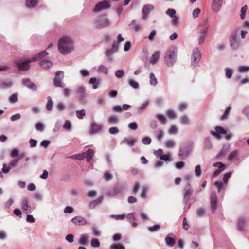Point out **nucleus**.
<instances>
[{
	"label": "nucleus",
	"instance_id": "obj_1",
	"mask_svg": "<svg viewBox=\"0 0 249 249\" xmlns=\"http://www.w3.org/2000/svg\"><path fill=\"white\" fill-rule=\"evenodd\" d=\"M58 49L61 54H68L74 49L73 42L70 37L63 36L58 41Z\"/></svg>",
	"mask_w": 249,
	"mask_h": 249
},
{
	"label": "nucleus",
	"instance_id": "obj_2",
	"mask_svg": "<svg viewBox=\"0 0 249 249\" xmlns=\"http://www.w3.org/2000/svg\"><path fill=\"white\" fill-rule=\"evenodd\" d=\"M177 49L175 46H172L167 49L165 53L164 59L167 65L172 66L176 60Z\"/></svg>",
	"mask_w": 249,
	"mask_h": 249
},
{
	"label": "nucleus",
	"instance_id": "obj_3",
	"mask_svg": "<svg viewBox=\"0 0 249 249\" xmlns=\"http://www.w3.org/2000/svg\"><path fill=\"white\" fill-rule=\"evenodd\" d=\"M64 78V72L62 71H57L55 73V76L53 80V83L56 87L64 88L65 86L63 82Z\"/></svg>",
	"mask_w": 249,
	"mask_h": 249
},
{
	"label": "nucleus",
	"instance_id": "obj_4",
	"mask_svg": "<svg viewBox=\"0 0 249 249\" xmlns=\"http://www.w3.org/2000/svg\"><path fill=\"white\" fill-rule=\"evenodd\" d=\"M32 61V58L31 59H28L24 61L20 59L15 61V64L19 70L27 71L29 69V64Z\"/></svg>",
	"mask_w": 249,
	"mask_h": 249
},
{
	"label": "nucleus",
	"instance_id": "obj_5",
	"mask_svg": "<svg viewBox=\"0 0 249 249\" xmlns=\"http://www.w3.org/2000/svg\"><path fill=\"white\" fill-rule=\"evenodd\" d=\"M201 58V54L200 51L197 48L194 49L191 57L192 66L193 67H196L198 64Z\"/></svg>",
	"mask_w": 249,
	"mask_h": 249
},
{
	"label": "nucleus",
	"instance_id": "obj_6",
	"mask_svg": "<svg viewBox=\"0 0 249 249\" xmlns=\"http://www.w3.org/2000/svg\"><path fill=\"white\" fill-rule=\"evenodd\" d=\"M111 4L109 1L103 0L98 2L96 4L93 11L94 12H99L102 10L109 8Z\"/></svg>",
	"mask_w": 249,
	"mask_h": 249
},
{
	"label": "nucleus",
	"instance_id": "obj_7",
	"mask_svg": "<svg viewBox=\"0 0 249 249\" xmlns=\"http://www.w3.org/2000/svg\"><path fill=\"white\" fill-rule=\"evenodd\" d=\"M95 24L96 27L100 29L108 26L110 25V22L106 17L101 16L96 21Z\"/></svg>",
	"mask_w": 249,
	"mask_h": 249
},
{
	"label": "nucleus",
	"instance_id": "obj_8",
	"mask_svg": "<svg viewBox=\"0 0 249 249\" xmlns=\"http://www.w3.org/2000/svg\"><path fill=\"white\" fill-rule=\"evenodd\" d=\"M191 151V148L189 146H186L181 148L178 153V156L180 159L184 160L188 157Z\"/></svg>",
	"mask_w": 249,
	"mask_h": 249
},
{
	"label": "nucleus",
	"instance_id": "obj_9",
	"mask_svg": "<svg viewBox=\"0 0 249 249\" xmlns=\"http://www.w3.org/2000/svg\"><path fill=\"white\" fill-rule=\"evenodd\" d=\"M217 199L215 192H212L211 195V209L212 213H215L217 209Z\"/></svg>",
	"mask_w": 249,
	"mask_h": 249
},
{
	"label": "nucleus",
	"instance_id": "obj_10",
	"mask_svg": "<svg viewBox=\"0 0 249 249\" xmlns=\"http://www.w3.org/2000/svg\"><path fill=\"white\" fill-rule=\"evenodd\" d=\"M79 101L85 103L86 100V89L83 86L79 87L76 90Z\"/></svg>",
	"mask_w": 249,
	"mask_h": 249
},
{
	"label": "nucleus",
	"instance_id": "obj_11",
	"mask_svg": "<svg viewBox=\"0 0 249 249\" xmlns=\"http://www.w3.org/2000/svg\"><path fill=\"white\" fill-rule=\"evenodd\" d=\"M154 6L151 5H145L142 8V19L146 20L147 19V15L151 12L154 10Z\"/></svg>",
	"mask_w": 249,
	"mask_h": 249
},
{
	"label": "nucleus",
	"instance_id": "obj_12",
	"mask_svg": "<svg viewBox=\"0 0 249 249\" xmlns=\"http://www.w3.org/2000/svg\"><path fill=\"white\" fill-rule=\"evenodd\" d=\"M215 129V132L211 131V134L214 136L217 139H220L221 138L220 134H226L227 133L226 130L223 129L222 127L216 126Z\"/></svg>",
	"mask_w": 249,
	"mask_h": 249
},
{
	"label": "nucleus",
	"instance_id": "obj_13",
	"mask_svg": "<svg viewBox=\"0 0 249 249\" xmlns=\"http://www.w3.org/2000/svg\"><path fill=\"white\" fill-rule=\"evenodd\" d=\"M223 0H213L212 4V9L215 13H217L221 9Z\"/></svg>",
	"mask_w": 249,
	"mask_h": 249
},
{
	"label": "nucleus",
	"instance_id": "obj_14",
	"mask_svg": "<svg viewBox=\"0 0 249 249\" xmlns=\"http://www.w3.org/2000/svg\"><path fill=\"white\" fill-rule=\"evenodd\" d=\"M71 221L75 226L84 225L87 224V221L84 217L80 216H77L71 219Z\"/></svg>",
	"mask_w": 249,
	"mask_h": 249
},
{
	"label": "nucleus",
	"instance_id": "obj_15",
	"mask_svg": "<svg viewBox=\"0 0 249 249\" xmlns=\"http://www.w3.org/2000/svg\"><path fill=\"white\" fill-rule=\"evenodd\" d=\"M21 207L24 213L27 214L31 213L32 208L29 204L27 198H25L22 200L21 204Z\"/></svg>",
	"mask_w": 249,
	"mask_h": 249
},
{
	"label": "nucleus",
	"instance_id": "obj_16",
	"mask_svg": "<svg viewBox=\"0 0 249 249\" xmlns=\"http://www.w3.org/2000/svg\"><path fill=\"white\" fill-rule=\"evenodd\" d=\"M22 83L25 86L33 91H36L37 89L36 85L32 82L30 79H23Z\"/></svg>",
	"mask_w": 249,
	"mask_h": 249
},
{
	"label": "nucleus",
	"instance_id": "obj_17",
	"mask_svg": "<svg viewBox=\"0 0 249 249\" xmlns=\"http://www.w3.org/2000/svg\"><path fill=\"white\" fill-rule=\"evenodd\" d=\"M230 44L233 49L238 48L239 44L237 40L236 34H232L230 38Z\"/></svg>",
	"mask_w": 249,
	"mask_h": 249
},
{
	"label": "nucleus",
	"instance_id": "obj_18",
	"mask_svg": "<svg viewBox=\"0 0 249 249\" xmlns=\"http://www.w3.org/2000/svg\"><path fill=\"white\" fill-rule=\"evenodd\" d=\"M85 154V158L86 159V161L88 162H89L93 159L94 154V151L92 149H89L87 150Z\"/></svg>",
	"mask_w": 249,
	"mask_h": 249
},
{
	"label": "nucleus",
	"instance_id": "obj_19",
	"mask_svg": "<svg viewBox=\"0 0 249 249\" xmlns=\"http://www.w3.org/2000/svg\"><path fill=\"white\" fill-rule=\"evenodd\" d=\"M136 143V141L134 139H128V138H124L120 142L121 145L124 144H126L129 146H133Z\"/></svg>",
	"mask_w": 249,
	"mask_h": 249
},
{
	"label": "nucleus",
	"instance_id": "obj_20",
	"mask_svg": "<svg viewBox=\"0 0 249 249\" xmlns=\"http://www.w3.org/2000/svg\"><path fill=\"white\" fill-rule=\"evenodd\" d=\"M207 37V34L206 33V30H201L200 32V35L198 36V43L199 44H202L204 42L205 39Z\"/></svg>",
	"mask_w": 249,
	"mask_h": 249
},
{
	"label": "nucleus",
	"instance_id": "obj_21",
	"mask_svg": "<svg viewBox=\"0 0 249 249\" xmlns=\"http://www.w3.org/2000/svg\"><path fill=\"white\" fill-rule=\"evenodd\" d=\"M91 126V130L90 131V134H93L97 133L101 130L102 128L101 125L98 124L95 122H93Z\"/></svg>",
	"mask_w": 249,
	"mask_h": 249
},
{
	"label": "nucleus",
	"instance_id": "obj_22",
	"mask_svg": "<svg viewBox=\"0 0 249 249\" xmlns=\"http://www.w3.org/2000/svg\"><path fill=\"white\" fill-rule=\"evenodd\" d=\"M123 190V187L120 186H115L113 190L110 192V194L112 196H115L121 193Z\"/></svg>",
	"mask_w": 249,
	"mask_h": 249
},
{
	"label": "nucleus",
	"instance_id": "obj_23",
	"mask_svg": "<svg viewBox=\"0 0 249 249\" xmlns=\"http://www.w3.org/2000/svg\"><path fill=\"white\" fill-rule=\"evenodd\" d=\"M149 104V101L147 100L144 101L142 105L141 106V107L138 108L137 112L138 113H142L147 107L148 106Z\"/></svg>",
	"mask_w": 249,
	"mask_h": 249
},
{
	"label": "nucleus",
	"instance_id": "obj_24",
	"mask_svg": "<svg viewBox=\"0 0 249 249\" xmlns=\"http://www.w3.org/2000/svg\"><path fill=\"white\" fill-rule=\"evenodd\" d=\"M48 54V53L46 52L45 51H42L39 53V54L34 57L32 58V61H36L38 59H41L43 58L45 55Z\"/></svg>",
	"mask_w": 249,
	"mask_h": 249
},
{
	"label": "nucleus",
	"instance_id": "obj_25",
	"mask_svg": "<svg viewBox=\"0 0 249 249\" xmlns=\"http://www.w3.org/2000/svg\"><path fill=\"white\" fill-rule=\"evenodd\" d=\"M52 63L49 60L42 61L40 63L41 66L44 69H49L52 67Z\"/></svg>",
	"mask_w": 249,
	"mask_h": 249
},
{
	"label": "nucleus",
	"instance_id": "obj_26",
	"mask_svg": "<svg viewBox=\"0 0 249 249\" xmlns=\"http://www.w3.org/2000/svg\"><path fill=\"white\" fill-rule=\"evenodd\" d=\"M47 103L46 106V107L47 110L51 111L52 110L53 107V101L50 96L47 97Z\"/></svg>",
	"mask_w": 249,
	"mask_h": 249
},
{
	"label": "nucleus",
	"instance_id": "obj_27",
	"mask_svg": "<svg viewBox=\"0 0 249 249\" xmlns=\"http://www.w3.org/2000/svg\"><path fill=\"white\" fill-rule=\"evenodd\" d=\"M89 237L86 235H82L80 238L79 243L82 245H86L88 244Z\"/></svg>",
	"mask_w": 249,
	"mask_h": 249
},
{
	"label": "nucleus",
	"instance_id": "obj_28",
	"mask_svg": "<svg viewBox=\"0 0 249 249\" xmlns=\"http://www.w3.org/2000/svg\"><path fill=\"white\" fill-rule=\"evenodd\" d=\"M38 0H27L26 1V5L28 8H31L35 6L38 3Z\"/></svg>",
	"mask_w": 249,
	"mask_h": 249
},
{
	"label": "nucleus",
	"instance_id": "obj_29",
	"mask_svg": "<svg viewBox=\"0 0 249 249\" xmlns=\"http://www.w3.org/2000/svg\"><path fill=\"white\" fill-rule=\"evenodd\" d=\"M193 193V190L191 189H189L188 190H186L185 194H184V201L186 203L187 201L190 198V196H191Z\"/></svg>",
	"mask_w": 249,
	"mask_h": 249
},
{
	"label": "nucleus",
	"instance_id": "obj_30",
	"mask_svg": "<svg viewBox=\"0 0 249 249\" xmlns=\"http://www.w3.org/2000/svg\"><path fill=\"white\" fill-rule=\"evenodd\" d=\"M164 145L167 148H171L175 146L176 142L172 140H169L165 142Z\"/></svg>",
	"mask_w": 249,
	"mask_h": 249
},
{
	"label": "nucleus",
	"instance_id": "obj_31",
	"mask_svg": "<svg viewBox=\"0 0 249 249\" xmlns=\"http://www.w3.org/2000/svg\"><path fill=\"white\" fill-rule=\"evenodd\" d=\"M165 242L166 244L170 247L174 246L175 244V239L173 238L170 237H167L165 238Z\"/></svg>",
	"mask_w": 249,
	"mask_h": 249
},
{
	"label": "nucleus",
	"instance_id": "obj_32",
	"mask_svg": "<svg viewBox=\"0 0 249 249\" xmlns=\"http://www.w3.org/2000/svg\"><path fill=\"white\" fill-rule=\"evenodd\" d=\"M180 122L182 124L186 125L189 123V119L187 115H184L180 118Z\"/></svg>",
	"mask_w": 249,
	"mask_h": 249
},
{
	"label": "nucleus",
	"instance_id": "obj_33",
	"mask_svg": "<svg viewBox=\"0 0 249 249\" xmlns=\"http://www.w3.org/2000/svg\"><path fill=\"white\" fill-rule=\"evenodd\" d=\"M98 72L99 73H104L105 74L108 73V69L105 66L100 65L98 67Z\"/></svg>",
	"mask_w": 249,
	"mask_h": 249
},
{
	"label": "nucleus",
	"instance_id": "obj_34",
	"mask_svg": "<svg viewBox=\"0 0 249 249\" xmlns=\"http://www.w3.org/2000/svg\"><path fill=\"white\" fill-rule=\"evenodd\" d=\"M238 71L240 73L247 72L249 71V66H240L238 68Z\"/></svg>",
	"mask_w": 249,
	"mask_h": 249
},
{
	"label": "nucleus",
	"instance_id": "obj_35",
	"mask_svg": "<svg viewBox=\"0 0 249 249\" xmlns=\"http://www.w3.org/2000/svg\"><path fill=\"white\" fill-rule=\"evenodd\" d=\"M245 223V220L243 218H240L238 220L237 229L241 231L243 229V226Z\"/></svg>",
	"mask_w": 249,
	"mask_h": 249
},
{
	"label": "nucleus",
	"instance_id": "obj_36",
	"mask_svg": "<svg viewBox=\"0 0 249 249\" xmlns=\"http://www.w3.org/2000/svg\"><path fill=\"white\" fill-rule=\"evenodd\" d=\"M166 114L169 118L172 119H175L177 117L175 112L172 109L167 110Z\"/></svg>",
	"mask_w": 249,
	"mask_h": 249
},
{
	"label": "nucleus",
	"instance_id": "obj_37",
	"mask_svg": "<svg viewBox=\"0 0 249 249\" xmlns=\"http://www.w3.org/2000/svg\"><path fill=\"white\" fill-rule=\"evenodd\" d=\"M35 128L36 130L42 132L44 130L45 127L42 123L37 122L36 124Z\"/></svg>",
	"mask_w": 249,
	"mask_h": 249
},
{
	"label": "nucleus",
	"instance_id": "obj_38",
	"mask_svg": "<svg viewBox=\"0 0 249 249\" xmlns=\"http://www.w3.org/2000/svg\"><path fill=\"white\" fill-rule=\"evenodd\" d=\"M12 85L13 83L11 81L3 82L0 83V86L3 89L10 88Z\"/></svg>",
	"mask_w": 249,
	"mask_h": 249
},
{
	"label": "nucleus",
	"instance_id": "obj_39",
	"mask_svg": "<svg viewBox=\"0 0 249 249\" xmlns=\"http://www.w3.org/2000/svg\"><path fill=\"white\" fill-rule=\"evenodd\" d=\"M238 153V152L237 150H235V151L232 152L229 155V160L231 161L234 160L236 158Z\"/></svg>",
	"mask_w": 249,
	"mask_h": 249
},
{
	"label": "nucleus",
	"instance_id": "obj_40",
	"mask_svg": "<svg viewBox=\"0 0 249 249\" xmlns=\"http://www.w3.org/2000/svg\"><path fill=\"white\" fill-rule=\"evenodd\" d=\"M9 101L12 104L16 103L18 101V94L15 93L11 95L9 97Z\"/></svg>",
	"mask_w": 249,
	"mask_h": 249
},
{
	"label": "nucleus",
	"instance_id": "obj_41",
	"mask_svg": "<svg viewBox=\"0 0 249 249\" xmlns=\"http://www.w3.org/2000/svg\"><path fill=\"white\" fill-rule=\"evenodd\" d=\"M85 153H82L78 154H75L72 156H71V158L76 159L77 160H82L85 159Z\"/></svg>",
	"mask_w": 249,
	"mask_h": 249
},
{
	"label": "nucleus",
	"instance_id": "obj_42",
	"mask_svg": "<svg viewBox=\"0 0 249 249\" xmlns=\"http://www.w3.org/2000/svg\"><path fill=\"white\" fill-rule=\"evenodd\" d=\"M76 117L78 118L81 119L85 115V111L84 109H82L80 110H77L76 111Z\"/></svg>",
	"mask_w": 249,
	"mask_h": 249
},
{
	"label": "nucleus",
	"instance_id": "obj_43",
	"mask_svg": "<svg viewBox=\"0 0 249 249\" xmlns=\"http://www.w3.org/2000/svg\"><path fill=\"white\" fill-rule=\"evenodd\" d=\"M108 121L110 124H116L118 122V118L116 116L111 115L108 118Z\"/></svg>",
	"mask_w": 249,
	"mask_h": 249
},
{
	"label": "nucleus",
	"instance_id": "obj_44",
	"mask_svg": "<svg viewBox=\"0 0 249 249\" xmlns=\"http://www.w3.org/2000/svg\"><path fill=\"white\" fill-rule=\"evenodd\" d=\"M178 128L175 125H171L168 131V133L171 135L176 134L178 133Z\"/></svg>",
	"mask_w": 249,
	"mask_h": 249
},
{
	"label": "nucleus",
	"instance_id": "obj_45",
	"mask_svg": "<svg viewBox=\"0 0 249 249\" xmlns=\"http://www.w3.org/2000/svg\"><path fill=\"white\" fill-rule=\"evenodd\" d=\"M160 159L163 161L171 162L172 160L170 158V155L167 154H163V155H161L160 157Z\"/></svg>",
	"mask_w": 249,
	"mask_h": 249
},
{
	"label": "nucleus",
	"instance_id": "obj_46",
	"mask_svg": "<svg viewBox=\"0 0 249 249\" xmlns=\"http://www.w3.org/2000/svg\"><path fill=\"white\" fill-rule=\"evenodd\" d=\"M166 13L167 15L169 16L171 18L176 16V12L175 10L173 9H168Z\"/></svg>",
	"mask_w": 249,
	"mask_h": 249
},
{
	"label": "nucleus",
	"instance_id": "obj_47",
	"mask_svg": "<svg viewBox=\"0 0 249 249\" xmlns=\"http://www.w3.org/2000/svg\"><path fill=\"white\" fill-rule=\"evenodd\" d=\"M205 213V210L203 208H199L197 209L196 214L198 217H202Z\"/></svg>",
	"mask_w": 249,
	"mask_h": 249
},
{
	"label": "nucleus",
	"instance_id": "obj_48",
	"mask_svg": "<svg viewBox=\"0 0 249 249\" xmlns=\"http://www.w3.org/2000/svg\"><path fill=\"white\" fill-rule=\"evenodd\" d=\"M247 10V6L245 5L241 8L240 17L242 19H244L245 18L246 13Z\"/></svg>",
	"mask_w": 249,
	"mask_h": 249
},
{
	"label": "nucleus",
	"instance_id": "obj_49",
	"mask_svg": "<svg viewBox=\"0 0 249 249\" xmlns=\"http://www.w3.org/2000/svg\"><path fill=\"white\" fill-rule=\"evenodd\" d=\"M205 147L207 149H210L212 146V144L209 139L206 138L204 140Z\"/></svg>",
	"mask_w": 249,
	"mask_h": 249
},
{
	"label": "nucleus",
	"instance_id": "obj_50",
	"mask_svg": "<svg viewBox=\"0 0 249 249\" xmlns=\"http://www.w3.org/2000/svg\"><path fill=\"white\" fill-rule=\"evenodd\" d=\"M115 74L117 78H121L124 75V71L123 70H119L116 71Z\"/></svg>",
	"mask_w": 249,
	"mask_h": 249
},
{
	"label": "nucleus",
	"instance_id": "obj_51",
	"mask_svg": "<svg viewBox=\"0 0 249 249\" xmlns=\"http://www.w3.org/2000/svg\"><path fill=\"white\" fill-rule=\"evenodd\" d=\"M195 173L196 176L199 177L201 174V167L199 165H196L195 169Z\"/></svg>",
	"mask_w": 249,
	"mask_h": 249
},
{
	"label": "nucleus",
	"instance_id": "obj_52",
	"mask_svg": "<svg viewBox=\"0 0 249 249\" xmlns=\"http://www.w3.org/2000/svg\"><path fill=\"white\" fill-rule=\"evenodd\" d=\"M91 245L92 247L97 248L100 246V242L97 239H93L91 242Z\"/></svg>",
	"mask_w": 249,
	"mask_h": 249
},
{
	"label": "nucleus",
	"instance_id": "obj_53",
	"mask_svg": "<svg viewBox=\"0 0 249 249\" xmlns=\"http://www.w3.org/2000/svg\"><path fill=\"white\" fill-rule=\"evenodd\" d=\"M18 162L19 159H16L11 161L9 164V167H10V168L16 167L17 166Z\"/></svg>",
	"mask_w": 249,
	"mask_h": 249
},
{
	"label": "nucleus",
	"instance_id": "obj_54",
	"mask_svg": "<svg viewBox=\"0 0 249 249\" xmlns=\"http://www.w3.org/2000/svg\"><path fill=\"white\" fill-rule=\"evenodd\" d=\"M119 132V129L116 127H112L109 128V132L110 134L114 135L118 133Z\"/></svg>",
	"mask_w": 249,
	"mask_h": 249
},
{
	"label": "nucleus",
	"instance_id": "obj_55",
	"mask_svg": "<svg viewBox=\"0 0 249 249\" xmlns=\"http://www.w3.org/2000/svg\"><path fill=\"white\" fill-rule=\"evenodd\" d=\"M157 118L158 120L162 124H165L166 122V119L164 116L162 114H158L157 115Z\"/></svg>",
	"mask_w": 249,
	"mask_h": 249
},
{
	"label": "nucleus",
	"instance_id": "obj_56",
	"mask_svg": "<svg viewBox=\"0 0 249 249\" xmlns=\"http://www.w3.org/2000/svg\"><path fill=\"white\" fill-rule=\"evenodd\" d=\"M128 127L131 130H136L138 128V125L136 122H131L129 124Z\"/></svg>",
	"mask_w": 249,
	"mask_h": 249
},
{
	"label": "nucleus",
	"instance_id": "obj_57",
	"mask_svg": "<svg viewBox=\"0 0 249 249\" xmlns=\"http://www.w3.org/2000/svg\"><path fill=\"white\" fill-rule=\"evenodd\" d=\"M148 189L146 187H144L142 188V191L141 193V196L142 198L145 199L146 198V193L147 192Z\"/></svg>",
	"mask_w": 249,
	"mask_h": 249
},
{
	"label": "nucleus",
	"instance_id": "obj_58",
	"mask_svg": "<svg viewBox=\"0 0 249 249\" xmlns=\"http://www.w3.org/2000/svg\"><path fill=\"white\" fill-rule=\"evenodd\" d=\"M112 178V175L109 172H106L104 175V178L106 181L111 180Z\"/></svg>",
	"mask_w": 249,
	"mask_h": 249
},
{
	"label": "nucleus",
	"instance_id": "obj_59",
	"mask_svg": "<svg viewBox=\"0 0 249 249\" xmlns=\"http://www.w3.org/2000/svg\"><path fill=\"white\" fill-rule=\"evenodd\" d=\"M150 84L152 85H156V78L155 76V74L153 73H151L150 74Z\"/></svg>",
	"mask_w": 249,
	"mask_h": 249
},
{
	"label": "nucleus",
	"instance_id": "obj_60",
	"mask_svg": "<svg viewBox=\"0 0 249 249\" xmlns=\"http://www.w3.org/2000/svg\"><path fill=\"white\" fill-rule=\"evenodd\" d=\"M19 151L18 149L15 148L12 150V152L10 154V156L12 158H15L18 156Z\"/></svg>",
	"mask_w": 249,
	"mask_h": 249
},
{
	"label": "nucleus",
	"instance_id": "obj_61",
	"mask_svg": "<svg viewBox=\"0 0 249 249\" xmlns=\"http://www.w3.org/2000/svg\"><path fill=\"white\" fill-rule=\"evenodd\" d=\"M20 118H21V115L19 113H17V114H15L12 115L10 117V120L12 121H15L18 120H19V119H20Z\"/></svg>",
	"mask_w": 249,
	"mask_h": 249
},
{
	"label": "nucleus",
	"instance_id": "obj_62",
	"mask_svg": "<svg viewBox=\"0 0 249 249\" xmlns=\"http://www.w3.org/2000/svg\"><path fill=\"white\" fill-rule=\"evenodd\" d=\"M225 71L227 77L228 78H231L233 73L232 70L229 68H226Z\"/></svg>",
	"mask_w": 249,
	"mask_h": 249
},
{
	"label": "nucleus",
	"instance_id": "obj_63",
	"mask_svg": "<svg viewBox=\"0 0 249 249\" xmlns=\"http://www.w3.org/2000/svg\"><path fill=\"white\" fill-rule=\"evenodd\" d=\"M114 53V52L111 49H107L106 50L105 54L109 58V60H111V57Z\"/></svg>",
	"mask_w": 249,
	"mask_h": 249
},
{
	"label": "nucleus",
	"instance_id": "obj_64",
	"mask_svg": "<svg viewBox=\"0 0 249 249\" xmlns=\"http://www.w3.org/2000/svg\"><path fill=\"white\" fill-rule=\"evenodd\" d=\"M110 248L111 249H125L124 247L120 244L112 245Z\"/></svg>",
	"mask_w": 249,
	"mask_h": 249
}]
</instances>
